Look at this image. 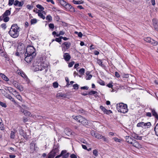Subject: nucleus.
Wrapping results in <instances>:
<instances>
[{
    "instance_id": "f257e3e1",
    "label": "nucleus",
    "mask_w": 158,
    "mask_h": 158,
    "mask_svg": "<svg viewBox=\"0 0 158 158\" xmlns=\"http://www.w3.org/2000/svg\"><path fill=\"white\" fill-rule=\"evenodd\" d=\"M19 27L17 24H13L12 25L9 33L13 38H15L18 37L19 35Z\"/></svg>"
},
{
    "instance_id": "f03ea898",
    "label": "nucleus",
    "mask_w": 158,
    "mask_h": 158,
    "mask_svg": "<svg viewBox=\"0 0 158 158\" xmlns=\"http://www.w3.org/2000/svg\"><path fill=\"white\" fill-rule=\"evenodd\" d=\"M30 50H26V52L25 53V56H26L25 58V60L27 63H30L32 61L33 57L35 56L36 55L35 50L32 52L28 51ZM33 51V50H32Z\"/></svg>"
},
{
    "instance_id": "7ed1b4c3",
    "label": "nucleus",
    "mask_w": 158,
    "mask_h": 158,
    "mask_svg": "<svg viewBox=\"0 0 158 158\" xmlns=\"http://www.w3.org/2000/svg\"><path fill=\"white\" fill-rule=\"evenodd\" d=\"M117 110L119 112L123 113H127L128 110L126 104L123 103L117 104L116 105Z\"/></svg>"
},
{
    "instance_id": "20e7f679",
    "label": "nucleus",
    "mask_w": 158,
    "mask_h": 158,
    "mask_svg": "<svg viewBox=\"0 0 158 158\" xmlns=\"http://www.w3.org/2000/svg\"><path fill=\"white\" fill-rule=\"evenodd\" d=\"M47 65H44L38 62L37 65H36L34 66L35 68L34 69L35 71H42L46 67Z\"/></svg>"
},
{
    "instance_id": "39448f33",
    "label": "nucleus",
    "mask_w": 158,
    "mask_h": 158,
    "mask_svg": "<svg viewBox=\"0 0 158 158\" xmlns=\"http://www.w3.org/2000/svg\"><path fill=\"white\" fill-rule=\"evenodd\" d=\"M69 155V153H67L66 150H62L60 154L56 156L55 158H59L62 156V158H67Z\"/></svg>"
},
{
    "instance_id": "423d86ee",
    "label": "nucleus",
    "mask_w": 158,
    "mask_h": 158,
    "mask_svg": "<svg viewBox=\"0 0 158 158\" xmlns=\"http://www.w3.org/2000/svg\"><path fill=\"white\" fill-rule=\"evenodd\" d=\"M144 40L148 43H151L153 46H156L158 44V42L153 39H151L149 37H147L144 38Z\"/></svg>"
},
{
    "instance_id": "0eeeda50",
    "label": "nucleus",
    "mask_w": 158,
    "mask_h": 158,
    "mask_svg": "<svg viewBox=\"0 0 158 158\" xmlns=\"http://www.w3.org/2000/svg\"><path fill=\"white\" fill-rule=\"evenodd\" d=\"M66 9L67 10H69L72 12H74L75 10L74 7H73L70 4L67 3V4L64 6Z\"/></svg>"
},
{
    "instance_id": "6e6552de",
    "label": "nucleus",
    "mask_w": 158,
    "mask_h": 158,
    "mask_svg": "<svg viewBox=\"0 0 158 158\" xmlns=\"http://www.w3.org/2000/svg\"><path fill=\"white\" fill-rule=\"evenodd\" d=\"M46 58L45 56H41L38 59L37 62L39 63H40L44 65H47L46 64H45L44 63L45 60H46Z\"/></svg>"
},
{
    "instance_id": "1a4fd4ad",
    "label": "nucleus",
    "mask_w": 158,
    "mask_h": 158,
    "mask_svg": "<svg viewBox=\"0 0 158 158\" xmlns=\"http://www.w3.org/2000/svg\"><path fill=\"white\" fill-rule=\"evenodd\" d=\"M131 135L134 139L137 140H141L142 139V136H139L138 134L135 133H131Z\"/></svg>"
},
{
    "instance_id": "9d476101",
    "label": "nucleus",
    "mask_w": 158,
    "mask_h": 158,
    "mask_svg": "<svg viewBox=\"0 0 158 158\" xmlns=\"http://www.w3.org/2000/svg\"><path fill=\"white\" fill-rule=\"evenodd\" d=\"M125 138L126 141L131 144H132L133 141H135V139H133L131 137L129 136H126Z\"/></svg>"
},
{
    "instance_id": "9b49d317",
    "label": "nucleus",
    "mask_w": 158,
    "mask_h": 158,
    "mask_svg": "<svg viewBox=\"0 0 158 158\" xmlns=\"http://www.w3.org/2000/svg\"><path fill=\"white\" fill-rule=\"evenodd\" d=\"M63 57L64 60L66 61H69L71 58L70 55L68 53H64Z\"/></svg>"
},
{
    "instance_id": "f8f14e48",
    "label": "nucleus",
    "mask_w": 158,
    "mask_h": 158,
    "mask_svg": "<svg viewBox=\"0 0 158 158\" xmlns=\"http://www.w3.org/2000/svg\"><path fill=\"white\" fill-rule=\"evenodd\" d=\"M153 116L154 117L157 119H158V114L154 109L150 108Z\"/></svg>"
},
{
    "instance_id": "ddd939ff",
    "label": "nucleus",
    "mask_w": 158,
    "mask_h": 158,
    "mask_svg": "<svg viewBox=\"0 0 158 158\" xmlns=\"http://www.w3.org/2000/svg\"><path fill=\"white\" fill-rule=\"evenodd\" d=\"M80 121L79 123H81L82 124H86L88 123L87 121L85 118H83L81 115L80 118Z\"/></svg>"
},
{
    "instance_id": "4468645a",
    "label": "nucleus",
    "mask_w": 158,
    "mask_h": 158,
    "mask_svg": "<svg viewBox=\"0 0 158 158\" xmlns=\"http://www.w3.org/2000/svg\"><path fill=\"white\" fill-rule=\"evenodd\" d=\"M65 133L67 135L69 136L72 135L71 130L68 128H66L64 130Z\"/></svg>"
},
{
    "instance_id": "2eb2a0df",
    "label": "nucleus",
    "mask_w": 158,
    "mask_h": 158,
    "mask_svg": "<svg viewBox=\"0 0 158 158\" xmlns=\"http://www.w3.org/2000/svg\"><path fill=\"white\" fill-rule=\"evenodd\" d=\"M11 9L10 8L9 10H6L5 12L2 15V18H4L5 16H8L10 15V14Z\"/></svg>"
},
{
    "instance_id": "dca6fc26",
    "label": "nucleus",
    "mask_w": 158,
    "mask_h": 158,
    "mask_svg": "<svg viewBox=\"0 0 158 158\" xmlns=\"http://www.w3.org/2000/svg\"><path fill=\"white\" fill-rule=\"evenodd\" d=\"M17 46V49H25V46L23 43H19Z\"/></svg>"
},
{
    "instance_id": "f3484780",
    "label": "nucleus",
    "mask_w": 158,
    "mask_h": 158,
    "mask_svg": "<svg viewBox=\"0 0 158 158\" xmlns=\"http://www.w3.org/2000/svg\"><path fill=\"white\" fill-rule=\"evenodd\" d=\"M56 97L57 98H60V97L63 98H66L67 95L66 94L64 93H58L56 95Z\"/></svg>"
},
{
    "instance_id": "a211bd4d",
    "label": "nucleus",
    "mask_w": 158,
    "mask_h": 158,
    "mask_svg": "<svg viewBox=\"0 0 158 158\" xmlns=\"http://www.w3.org/2000/svg\"><path fill=\"white\" fill-rule=\"evenodd\" d=\"M0 75L1 77L4 80L6 81H8L9 80L8 78L4 74L0 73Z\"/></svg>"
},
{
    "instance_id": "6ab92c4d",
    "label": "nucleus",
    "mask_w": 158,
    "mask_h": 158,
    "mask_svg": "<svg viewBox=\"0 0 158 158\" xmlns=\"http://www.w3.org/2000/svg\"><path fill=\"white\" fill-rule=\"evenodd\" d=\"M98 94V93L97 91L94 90H91L89 92V93L88 94V95H95V96H96Z\"/></svg>"
},
{
    "instance_id": "aec40b11",
    "label": "nucleus",
    "mask_w": 158,
    "mask_h": 158,
    "mask_svg": "<svg viewBox=\"0 0 158 158\" xmlns=\"http://www.w3.org/2000/svg\"><path fill=\"white\" fill-rule=\"evenodd\" d=\"M97 62L98 64L102 67H105V65L102 64V61L101 60L97 59Z\"/></svg>"
},
{
    "instance_id": "412c9836",
    "label": "nucleus",
    "mask_w": 158,
    "mask_h": 158,
    "mask_svg": "<svg viewBox=\"0 0 158 158\" xmlns=\"http://www.w3.org/2000/svg\"><path fill=\"white\" fill-rule=\"evenodd\" d=\"M36 7L37 8L40 9L42 11L43 13L45 14V11L43 10L44 9V8L43 6H42L38 4L36 5Z\"/></svg>"
},
{
    "instance_id": "4be33fe9",
    "label": "nucleus",
    "mask_w": 158,
    "mask_h": 158,
    "mask_svg": "<svg viewBox=\"0 0 158 158\" xmlns=\"http://www.w3.org/2000/svg\"><path fill=\"white\" fill-rule=\"evenodd\" d=\"M73 118L75 119L76 121H77L78 122H79L80 121V118L81 117L80 115H78L77 116H73Z\"/></svg>"
},
{
    "instance_id": "5701e85b",
    "label": "nucleus",
    "mask_w": 158,
    "mask_h": 158,
    "mask_svg": "<svg viewBox=\"0 0 158 158\" xmlns=\"http://www.w3.org/2000/svg\"><path fill=\"white\" fill-rule=\"evenodd\" d=\"M151 123L150 122H148L147 123L144 122V127L145 128H148L150 127Z\"/></svg>"
},
{
    "instance_id": "b1692460",
    "label": "nucleus",
    "mask_w": 158,
    "mask_h": 158,
    "mask_svg": "<svg viewBox=\"0 0 158 158\" xmlns=\"http://www.w3.org/2000/svg\"><path fill=\"white\" fill-rule=\"evenodd\" d=\"M153 24L155 28H157V25L158 24L157 21L156 19H152Z\"/></svg>"
},
{
    "instance_id": "393cba45",
    "label": "nucleus",
    "mask_w": 158,
    "mask_h": 158,
    "mask_svg": "<svg viewBox=\"0 0 158 158\" xmlns=\"http://www.w3.org/2000/svg\"><path fill=\"white\" fill-rule=\"evenodd\" d=\"M62 45H64V46L66 47V48L68 49L69 48L70 46V43L69 42H64Z\"/></svg>"
},
{
    "instance_id": "a878e982",
    "label": "nucleus",
    "mask_w": 158,
    "mask_h": 158,
    "mask_svg": "<svg viewBox=\"0 0 158 158\" xmlns=\"http://www.w3.org/2000/svg\"><path fill=\"white\" fill-rule=\"evenodd\" d=\"M18 73L19 75H20L23 74V76H22V77L24 78H25L27 77V76L26 75L25 73L22 71H19L18 72Z\"/></svg>"
},
{
    "instance_id": "bb28decb",
    "label": "nucleus",
    "mask_w": 158,
    "mask_h": 158,
    "mask_svg": "<svg viewBox=\"0 0 158 158\" xmlns=\"http://www.w3.org/2000/svg\"><path fill=\"white\" fill-rule=\"evenodd\" d=\"M154 130L156 135L158 136V123L156 125Z\"/></svg>"
},
{
    "instance_id": "cd10ccee",
    "label": "nucleus",
    "mask_w": 158,
    "mask_h": 158,
    "mask_svg": "<svg viewBox=\"0 0 158 158\" xmlns=\"http://www.w3.org/2000/svg\"><path fill=\"white\" fill-rule=\"evenodd\" d=\"M73 2L75 4H81L83 3H84L83 1H75L73 0Z\"/></svg>"
},
{
    "instance_id": "c85d7f7f",
    "label": "nucleus",
    "mask_w": 158,
    "mask_h": 158,
    "mask_svg": "<svg viewBox=\"0 0 158 158\" xmlns=\"http://www.w3.org/2000/svg\"><path fill=\"white\" fill-rule=\"evenodd\" d=\"M23 112L24 113V114L26 116H31V113L27 110H24Z\"/></svg>"
},
{
    "instance_id": "c756f323",
    "label": "nucleus",
    "mask_w": 158,
    "mask_h": 158,
    "mask_svg": "<svg viewBox=\"0 0 158 158\" xmlns=\"http://www.w3.org/2000/svg\"><path fill=\"white\" fill-rule=\"evenodd\" d=\"M59 2L60 4L64 6L67 3V2L64 0H59Z\"/></svg>"
},
{
    "instance_id": "7c9ffc66",
    "label": "nucleus",
    "mask_w": 158,
    "mask_h": 158,
    "mask_svg": "<svg viewBox=\"0 0 158 158\" xmlns=\"http://www.w3.org/2000/svg\"><path fill=\"white\" fill-rule=\"evenodd\" d=\"M132 145L135 147L136 148L138 147L139 146V144L138 142H137L135 140V141H133L132 143V144H131Z\"/></svg>"
},
{
    "instance_id": "2f4dec72",
    "label": "nucleus",
    "mask_w": 158,
    "mask_h": 158,
    "mask_svg": "<svg viewBox=\"0 0 158 158\" xmlns=\"http://www.w3.org/2000/svg\"><path fill=\"white\" fill-rule=\"evenodd\" d=\"M19 134L22 136H25V133L24 132V131L21 128L19 129Z\"/></svg>"
},
{
    "instance_id": "473e14b6",
    "label": "nucleus",
    "mask_w": 158,
    "mask_h": 158,
    "mask_svg": "<svg viewBox=\"0 0 158 158\" xmlns=\"http://www.w3.org/2000/svg\"><path fill=\"white\" fill-rule=\"evenodd\" d=\"M0 55L2 57H4L5 56V55H6V53L5 51V50H0Z\"/></svg>"
},
{
    "instance_id": "72a5a7b5",
    "label": "nucleus",
    "mask_w": 158,
    "mask_h": 158,
    "mask_svg": "<svg viewBox=\"0 0 158 158\" xmlns=\"http://www.w3.org/2000/svg\"><path fill=\"white\" fill-rule=\"evenodd\" d=\"M15 132L11 131L10 134V137L11 139H14L15 138Z\"/></svg>"
},
{
    "instance_id": "f704fd0d",
    "label": "nucleus",
    "mask_w": 158,
    "mask_h": 158,
    "mask_svg": "<svg viewBox=\"0 0 158 158\" xmlns=\"http://www.w3.org/2000/svg\"><path fill=\"white\" fill-rule=\"evenodd\" d=\"M137 127H141L142 128L144 127V122H142L139 123L137 125Z\"/></svg>"
},
{
    "instance_id": "c9c22d12",
    "label": "nucleus",
    "mask_w": 158,
    "mask_h": 158,
    "mask_svg": "<svg viewBox=\"0 0 158 158\" xmlns=\"http://www.w3.org/2000/svg\"><path fill=\"white\" fill-rule=\"evenodd\" d=\"M38 15L43 19H44L45 18V16L43 15V13H42L40 11L39 13H38Z\"/></svg>"
},
{
    "instance_id": "e433bc0d",
    "label": "nucleus",
    "mask_w": 158,
    "mask_h": 158,
    "mask_svg": "<svg viewBox=\"0 0 158 158\" xmlns=\"http://www.w3.org/2000/svg\"><path fill=\"white\" fill-rule=\"evenodd\" d=\"M102 136L100 134L98 133H97L95 137L98 139H102Z\"/></svg>"
},
{
    "instance_id": "4c0bfd02",
    "label": "nucleus",
    "mask_w": 158,
    "mask_h": 158,
    "mask_svg": "<svg viewBox=\"0 0 158 158\" xmlns=\"http://www.w3.org/2000/svg\"><path fill=\"white\" fill-rule=\"evenodd\" d=\"M16 88L19 90L20 91H22L23 90V87L21 85H19L18 87H16Z\"/></svg>"
},
{
    "instance_id": "58836bf2",
    "label": "nucleus",
    "mask_w": 158,
    "mask_h": 158,
    "mask_svg": "<svg viewBox=\"0 0 158 158\" xmlns=\"http://www.w3.org/2000/svg\"><path fill=\"white\" fill-rule=\"evenodd\" d=\"M46 19L48 20L49 22H51L52 20V18L50 15H48L46 17Z\"/></svg>"
},
{
    "instance_id": "ea45409f",
    "label": "nucleus",
    "mask_w": 158,
    "mask_h": 158,
    "mask_svg": "<svg viewBox=\"0 0 158 158\" xmlns=\"http://www.w3.org/2000/svg\"><path fill=\"white\" fill-rule=\"evenodd\" d=\"M97 82L101 85H105L104 82L101 79H100Z\"/></svg>"
},
{
    "instance_id": "a19ab883",
    "label": "nucleus",
    "mask_w": 158,
    "mask_h": 158,
    "mask_svg": "<svg viewBox=\"0 0 158 158\" xmlns=\"http://www.w3.org/2000/svg\"><path fill=\"white\" fill-rule=\"evenodd\" d=\"M112 113L111 110H108L106 109L105 112H104V114H109Z\"/></svg>"
},
{
    "instance_id": "79ce46f5",
    "label": "nucleus",
    "mask_w": 158,
    "mask_h": 158,
    "mask_svg": "<svg viewBox=\"0 0 158 158\" xmlns=\"http://www.w3.org/2000/svg\"><path fill=\"white\" fill-rule=\"evenodd\" d=\"M2 18L4 21L5 22H8L9 20V18L8 16H5Z\"/></svg>"
},
{
    "instance_id": "37998d69",
    "label": "nucleus",
    "mask_w": 158,
    "mask_h": 158,
    "mask_svg": "<svg viewBox=\"0 0 158 158\" xmlns=\"http://www.w3.org/2000/svg\"><path fill=\"white\" fill-rule=\"evenodd\" d=\"M93 154L95 156H97L98 155V152L96 149H95L93 151Z\"/></svg>"
},
{
    "instance_id": "c03bdc74",
    "label": "nucleus",
    "mask_w": 158,
    "mask_h": 158,
    "mask_svg": "<svg viewBox=\"0 0 158 158\" xmlns=\"http://www.w3.org/2000/svg\"><path fill=\"white\" fill-rule=\"evenodd\" d=\"M0 105L2 106V107L6 108V107L7 106L5 103L3 102L0 101Z\"/></svg>"
},
{
    "instance_id": "a18cd8bd",
    "label": "nucleus",
    "mask_w": 158,
    "mask_h": 158,
    "mask_svg": "<svg viewBox=\"0 0 158 158\" xmlns=\"http://www.w3.org/2000/svg\"><path fill=\"white\" fill-rule=\"evenodd\" d=\"M79 73L81 74H83L85 73V69L84 68L81 69L79 70Z\"/></svg>"
},
{
    "instance_id": "49530a36",
    "label": "nucleus",
    "mask_w": 158,
    "mask_h": 158,
    "mask_svg": "<svg viewBox=\"0 0 158 158\" xmlns=\"http://www.w3.org/2000/svg\"><path fill=\"white\" fill-rule=\"evenodd\" d=\"M53 86L55 88H57L58 86V84L57 82H55L53 84Z\"/></svg>"
},
{
    "instance_id": "de8ad7c7",
    "label": "nucleus",
    "mask_w": 158,
    "mask_h": 158,
    "mask_svg": "<svg viewBox=\"0 0 158 158\" xmlns=\"http://www.w3.org/2000/svg\"><path fill=\"white\" fill-rule=\"evenodd\" d=\"M24 4V2L23 1L19 2V4L18 5L19 7H22Z\"/></svg>"
},
{
    "instance_id": "09e8293b",
    "label": "nucleus",
    "mask_w": 158,
    "mask_h": 158,
    "mask_svg": "<svg viewBox=\"0 0 158 158\" xmlns=\"http://www.w3.org/2000/svg\"><path fill=\"white\" fill-rule=\"evenodd\" d=\"M65 80L66 82H67V83L66 85V86L67 87H68L69 85H70L69 84V78L68 77H65Z\"/></svg>"
},
{
    "instance_id": "8fccbe9b",
    "label": "nucleus",
    "mask_w": 158,
    "mask_h": 158,
    "mask_svg": "<svg viewBox=\"0 0 158 158\" xmlns=\"http://www.w3.org/2000/svg\"><path fill=\"white\" fill-rule=\"evenodd\" d=\"M74 64V62L73 61H72L70 62L69 64V65H68L69 67V68L72 67Z\"/></svg>"
},
{
    "instance_id": "3c124183",
    "label": "nucleus",
    "mask_w": 158,
    "mask_h": 158,
    "mask_svg": "<svg viewBox=\"0 0 158 158\" xmlns=\"http://www.w3.org/2000/svg\"><path fill=\"white\" fill-rule=\"evenodd\" d=\"M31 24L35 23H37V20L36 19H32L31 20Z\"/></svg>"
},
{
    "instance_id": "603ef678",
    "label": "nucleus",
    "mask_w": 158,
    "mask_h": 158,
    "mask_svg": "<svg viewBox=\"0 0 158 158\" xmlns=\"http://www.w3.org/2000/svg\"><path fill=\"white\" fill-rule=\"evenodd\" d=\"M13 84L14 85V86L16 88L17 87H18V86L19 85V84H18V82H17L16 81H13Z\"/></svg>"
},
{
    "instance_id": "864d4df0",
    "label": "nucleus",
    "mask_w": 158,
    "mask_h": 158,
    "mask_svg": "<svg viewBox=\"0 0 158 158\" xmlns=\"http://www.w3.org/2000/svg\"><path fill=\"white\" fill-rule=\"evenodd\" d=\"M64 34V32L63 31H61L60 32L59 34H56V36L57 37H59L60 35H63Z\"/></svg>"
},
{
    "instance_id": "5fc2aeb1",
    "label": "nucleus",
    "mask_w": 158,
    "mask_h": 158,
    "mask_svg": "<svg viewBox=\"0 0 158 158\" xmlns=\"http://www.w3.org/2000/svg\"><path fill=\"white\" fill-rule=\"evenodd\" d=\"M31 49V50L33 49H35V48L33 46H30V45H28L27 46L26 49Z\"/></svg>"
},
{
    "instance_id": "6e6d98bb",
    "label": "nucleus",
    "mask_w": 158,
    "mask_h": 158,
    "mask_svg": "<svg viewBox=\"0 0 158 158\" xmlns=\"http://www.w3.org/2000/svg\"><path fill=\"white\" fill-rule=\"evenodd\" d=\"M102 139L104 141L106 142H108V140L107 138H106L104 136H102Z\"/></svg>"
},
{
    "instance_id": "4d7b16f0",
    "label": "nucleus",
    "mask_w": 158,
    "mask_h": 158,
    "mask_svg": "<svg viewBox=\"0 0 158 158\" xmlns=\"http://www.w3.org/2000/svg\"><path fill=\"white\" fill-rule=\"evenodd\" d=\"M50 29H53L54 28V26L53 23H50L48 25Z\"/></svg>"
},
{
    "instance_id": "13d9d810",
    "label": "nucleus",
    "mask_w": 158,
    "mask_h": 158,
    "mask_svg": "<svg viewBox=\"0 0 158 158\" xmlns=\"http://www.w3.org/2000/svg\"><path fill=\"white\" fill-rule=\"evenodd\" d=\"M100 108L102 110L103 112L104 113L106 111V109L103 106H100Z\"/></svg>"
},
{
    "instance_id": "bf43d9fd",
    "label": "nucleus",
    "mask_w": 158,
    "mask_h": 158,
    "mask_svg": "<svg viewBox=\"0 0 158 158\" xmlns=\"http://www.w3.org/2000/svg\"><path fill=\"white\" fill-rule=\"evenodd\" d=\"M91 133L92 135L95 137L97 133H96L94 131H91Z\"/></svg>"
},
{
    "instance_id": "052dcab7",
    "label": "nucleus",
    "mask_w": 158,
    "mask_h": 158,
    "mask_svg": "<svg viewBox=\"0 0 158 158\" xmlns=\"http://www.w3.org/2000/svg\"><path fill=\"white\" fill-rule=\"evenodd\" d=\"M14 1V0H9L8 5L9 6L12 5Z\"/></svg>"
},
{
    "instance_id": "680f3d73",
    "label": "nucleus",
    "mask_w": 158,
    "mask_h": 158,
    "mask_svg": "<svg viewBox=\"0 0 158 158\" xmlns=\"http://www.w3.org/2000/svg\"><path fill=\"white\" fill-rule=\"evenodd\" d=\"M79 85L77 84H75L73 85V87L74 89H78Z\"/></svg>"
},
{
    "instance_id": "e2e57ef3",
    "label": "nucleus",
    "mask_w": 158,
    "mask_h": 158,
    "mask_svg": "<svg viewBox=\"0 0 158 158\" xmlns=\"http://www.w3.org/2000/svg\"><path fill=\"white\" fill-rule=\"evenodd\" d=\"M6 23H3L1 25V27L4 29H5L6 28Z\"/></svg>"
},
{
    "instance_id": "0e129e2a",
    "label": "nucleus",
    "mask_w": 158,
    "mask_h": 158,
    "mask_svg": "<svg viewBox=\"0 0 158 158\" xmlns=\"http://www.w3.org/2000/svg\"><path fill=\"white\" fill-rule=\"evenodd\" d=\"M146 115L147 116L150 117H151L152 116L151 113L150 112L146 113Z\"/></svg>"
},
{
    "instance_id": "69168bd1",
    "label": "nucleus",
    "mask_w": 158,
    "mask_h": 158,
    "mask_svg": "<svg viewBox=\"0 0 158 158\" xmlns=\"http://www.w3.org/2000/svg\"><path fill=\"white\" fill-rule=\"evenodd\" d=\"M113 139L116 142H120L121 140L116 137H114L113 138Z\"/></svg>"
},
{
    "instance_id": "338daca9",
    "label": "nucleus",
    "mask_w": 158,
    "mask_h": 158,
    "mask_svg": "<svg viewBox=\"0 0 158 158\" xmlns=\"http://www.w3.org/2000/svg\"><path fill=\"white\" fill-rule=\"evenodd\" d=\"M2 123L0 124V130H3L4 129V127Z\"/></svg>"
},
{
    "instance_id": "774afa93",
    "label": "nucleus",
    "mask_w": 158,
    "mask_h": 158,
    "mask_svg": "<svg viewBox=\"0 0 158 158\" xmlns=\"http://www.w3.org/2000/svg\"><path fill=\"white\" fill-rule=\"evenodd\" d=\"M70 156L71 158H77V156L74 154H71Z\"/></svg>"
}]
</instances>
